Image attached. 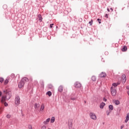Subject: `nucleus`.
Segmentation results:
<instances>
[{"label": "nucleus", "mask_w": 129, "mask_h": 129, "mask_svg": "<svg viewBox=\"0 0 129 129\" xmlns=\"http://www.w3.org/2000/svg\"><path fill=\"white\" fill-rule=\"evenodd\" d=\"M34 107L35 110H38L39 109V108L40 107V104L35 103L34 105Z\"/></svg>", "instance_id": "423d86ee"}, {"label": "nucleus", "mask_w": 129, "mask_h": 129, "mask_svg": "<svg viewBox=\"0 0 129 129\" xmlns=\"http://www.w3.org/2000/svg\"><path fill=\"white\" fill-rule=\"evenodd\" d=\"M50 118H47L46 119V120H45L43 122L44 124H48V123H49V122L50 121Z\"/></svg>", "instance_id": "f8f14e48"}, {"label": "nucleus", "mask_w": 129, "mask_h": 129, "mask_svg": "<svg viewBox=\"0 0 129 129\" xmlns=\"http://www.w3.org/2000/svg\"><path fill=\"white\" fill-rule=\"evenodd\" d=\"M105 17L107 18H107H108V15L106 14L105 16Z\"/></svg>", "instance_id": "58836bf2"}, {"label": "nucleus", "mask_w": 129, "mask_h": 129, "mask_svg": "<svg viewBox=\"0 0 129 129\" xmlns=\"http://www.w3.org/2000/svg\"><path fill=\"white\" fill-rule=\"evenodd\" d=\"M11 98V95H9L8 99H10Z\"/></svg>", "instance_id": "c03bdc74"}, {"label": "nucleus", "mask_w": 129, "mask_h": 129, "mask_svg": "<svg viewBox=\"0 0 129 129\" xmlns=\"http://www.w3.org/2000/svg\"><path fill=\"white\" fill-rule=\"evenodd\" d=\"M92 81H96V77L93 76L92 77Z\"/></svg>", "instance_id": "4be33fe9"}, {"label": "nucleus", "mask_w": 129, "mask_h": 129, "mask_svg": "<svg viewBox=\"0 0 129 129\" xmlns=\"http://www.w3.org/2000/svg\"><path fill=\"white\" fill-rule=\"evenodd\" d=\"M99 24H101V22L99 21Z\"/></svg>", "instance_id": "09e8293b"}, {"label": "nucleus", "mask_w": 129, "mask_h": 129, "mask_svg": "<svg viewBox=\"0 0 129 129\" xmlns=\"http://www.w3.org/2000/svg\"><path fill=\"white\" fill-rule=\"evenodd\" d=\"M28 129H33V126H32V125H28Z\"/></svg>", "instance_id": "c756f323"}, {"label": "nucleus", "mask_w": 129, "mask_h": 129, "mask_svg": "<svg viewBox=\"0 0 129 129\" xmlns=\"http://www.w3.org/2000/svg\"><path fill=\"white\" fill-rule=\"evenodd\" d=\"M93 23V20H91V21L89 22V23L90 24V26H92Z\"/></svg>", "instance_id": "7c9ffc66"}, {"label": "nucleus", "mask_w": 129, "mask_h": 129, "mask_svg": "<svg viewBox=\"0 0 129 129\" xmlns=\"http://www.w3.org/2000/svg\"><path fill=\"white\" fill-rule=\"evenodd\" d=\"M44 109H45V105L44 104H41L40 109V112H42V111H44Z\"/></svg>", "instance_id": "1a4fd4ad"}, {"label": "nucleus", "mask_w": 129, "mask_h": 129, "mask_svg": "<svg viewBox=\"0 0 129 129\" xmlns=\"http://www.w3.org/2000/svg\"><path fill=\"white\" fill-rule=\"evenodd\" d=\"M111 93L112 96H115V95H116V89L112 87L111 88Z\"/></svg>", "instance_id": "7ed1b4c3"}, {"label": "nucleus", "mask_w": 129, "mask_h": 129, "mask_svg": "<svg viewBox=\"0 0 129 129\" xmlns=\"http://www.w3.org/2000/svg\"><path fill=\"white\" fill-rule=\"evenodd\" d=\"M28 81H29V79L27 78H23L18 84L19 88H23V87H24V85H25V83H26V82H28Z\"/></svg>", "instance_id": "f257e3e1"}, {"label": "nucleus", "mask_w": 129, "mask_h": 129, "mask_svg": "<svg viewBox=\"0 0 129 129\" xmlns=\"http://www.w3.org/2000/svg\"><path fill=\"white\" fill-rule=\"evenodd\" d=\"M121 110V109H120V108H118L117 110V114H119V113H120V111Z\"/></svg>", "instance_id": "412c9836"}, {"label": "nucleus", "mask_w": 129, "mask_h": 129, "mask_svg": "<svg viewBox=\"0 0 129 129\" xmlns=\"http://www.w3.org/2000/svg\"><path fill=\"white\" fill-rule=\"evenodd\" d=\"M126 81V76L125 75H122V83H125Z\"/></svg>", "instance_id": "0eeeda50"}, {"label": "nucleus", "mask_w": 129, "mask_h": 129, "mask_svg": "<svg viewBox=\"0 0 129 129\" xmlns=\"http://www.w3.org/2000/svg\"><path fill=\"white\" fill-rule=\"evenodd\" d=\"M117 85H119V83H114L112 84V87H114V88H115V87H116V86H117Z\"/></svg>", "instance_id": "dca6fc26"}, {"label": "nucleus", "mask_w": 129, "mask_h": 129, "mask_svg": "<svg viewBox=\"0 0 129 129\" xmlns=\"http://www.w3.org/2000/svg\"><path fill=\"white\" fill-rule=\"evenodd\" d=\"M126 89H127L128 90H129V87H128V86H127V87H126Z\"/></svg>", "instance_id": "a19ab883"}, {"label": "nucleus", "mask_w": 129, "mask_h": 129, "mask_svg": "<svg viewBox=\"0 0 129 129\" xmlns=\"http://www.w3.org/2000/svg\"><path fill=\"white\" fill-rule=\"evenodd\" d=\"M55 121V117L53 116L51 117L50 119V122L53 123Z\"/></svg>", "instance_id": "6ab92c4d"}, {"label": "nucleus", "mask_w": 129, "mask_h": 129, "mask_svg": "<svg viewBox=\"0 0 129 129\" xmlns=\"http://www.w3.org/2000/svg\"><path fill=\"white\" fill-rule=\"evenodd\" d=\"M9 79H6L5 82H4V84L5 85H7L8 83H9Z\"/></svg>", "instance_id": "5701e85b"}, {"label": "nucleus", "mask_w": 129, "mask_h": 129, "mask_svg": "<svg viewBox=\"0 0 129 129\" xmlns=\"http://www.w3.org/2000/svg\"><path fill=\"white\" fill-rule=\"evenodd\" d=\"M4 105H5V106H8V103H7V102H5Z\"/></svg>", "instance_id": "c9c22d12"}, {"label": "nucleus", "mask_w": 129, "mask_h": 129, "mask_svg": "<svg viewBox=\"0 0 129 129\" xmlns=\"http://www.w3.org/2000/svg\"><path fill=\"white\" fill-rule=\"evenodd\" d=\"M59 92H63V86H60L58 87V89Z\"/></svg>", "instance_id": "ddd939ff"}, {"label": "nucleus", "mask_w": 129, "mask_h": 129, "mask_svg": "<svg viewBox=\"0 0 129 129\" xmlns=\"http://www.w3.org/2000/svg\"><path fill=\"white\" fill-rule=\"evenodd\" d=\"M109 109H110L111 110H113V106L112 105H110L109 106Z\"/></svg>", "instance_id": "393cba45"}, {"label": "nucleus", "mask_w": 129, "mask_h": 129, "mask_svg": "<svg viewBox=\"0 0 129 129\" xmlns=\"http://www.w3.org/2000/svg\"><path fill=\"white\" fill-rule=\"evenodd\" d=\"M38 17L39 19V22H42V21L43 20V18H42V16L41 15H38Z\"/></svg>", "instance_id": "aec40b11"}, {"label": "nucleus", "mask_w": 129, "mask_h": 129, "mask_svg": "<svg viewBox=\"0 0 129 129\" xmlns=\"http://www.w3.org/2000/svg\"><path fill=\"white\" fill-rule=\"evenodd\" d=\"M116 46H118V44H116Z\"/></svg>", "instance_id": "3c124183"}, {"label": "nucleus", "mask_w": 129, "mask_h": 129, "mask_svg": "<svg viewBox=\"0 0 129 129\" xmlns=\"http://www.w3.org/2000/svg\"><path fill=\"white\" fill-rule=\"evenodd\" d=\"M48 129H51V128H48Z\"/></svg>", "instance_id": "864d4df0"}, {"label": "nucleus", "mask_w": 129, "mask_h": 129, "mask_svg": "<svg viewBox=\"0 0 129 129\" xmlns=\"http://www.w3.org/2000/svg\"><path fill=\"white\" fill-rule=\"evenodd\" d=\"M105 105V103L102 102L100 105V108H101V109H103L104 107V106Z\"/></svg>", "instance_id": "2eb2a0df"}, {"label": "nucleus", "mask_w": 129, "mask_h": 129, "mask_svg": "<svg viewBox=\"0 0 129 129\" xmlns=\"http://www.w3.org/2000/svg\"><path fill=\"white\" fill-rule=\"evenodd\" d=\"M116 46H118V44H116Z\"/></svg>", "instance_id": "603ef678"}, {"label": "nucleus", "mask_w": 129, "mask_h": 129, "mask_svg": "<svg viewBox=\"0 0 129 129\" xmlns=\"http://www.w3.org/2000/svg\"><path fill=\"white\" fill-rule=\"evenodd\" d=\"M69 128H72V121H69Z\"/></svg>", "instance_id": "a211bd4d"}, {"label": "nucleus", "mask_w": 129, "mask_h": 129, "mask_svg": "<svg viewBox=\"0 0 129 129\" xmlns=\"http://www.w3.org/2000/svg\"><path fill=\"white\" fill-rule=\"evenodd\" d=\"M7 118H11V115L10 114L7 115Z\"/></svg>", "instance_id": "473e14b6"}, {"label": "nucleus", "mask_w": 129, "mask_h": 129, "mask_svg": "<svg viewBox=\"0 0 129 129\" xmlns=\"http://www.w3.org/2000/svg\"><path fill=\"white\" fill-rule=\"evenodd\" d=\"M53 26H54V24H50V28H53Z\"/></svg>", "instance_id": "72a5a7b5"}, {"label": "nucleus", "mask_w": 129, "mask_h": 129, "mask_svg": "<svg viewBox=\"0 0 129 129\" xmlns=\"http://www.w3.org/2000/svg\"><path fill=\"white\" fill-rule=\"evenodd\" d=\"M75 86L76 88H80L81 87L82 85L79 82H77L75 84Z\"/></svg>", "instance_id": "6e6552de"}, {"label": "nucleus", "mask_w": 129, "mask_h": 129, "mask_svg": "<svg viewBox=\"0 0 129 129\" xmlns=\"http://www.w3.org/2000/svg\"><path fill=\"white\" fill-rule=\"evenodd\" d=\"M0 96H2V92H0Z\"/></svg>", "instance_id": "a18cd8bd"}, {"label": "nucleus", "mask_w": 129, "mask_h": 129, "mask_svg": "<svg viewBox=\"0 0 129 129\" xmlns=\"http://www.w3.org/2000/svg\"><path fill=\"white\" fill-rule=\"evenodd\" d=\"M47 128V126L46 125H43L41 127V129H46Z\"/></svg>", "instance_id": "2f4dec72"}, {"label": "nucleus", "mask_w": 129, "mask_h": 129, "mask_svg": "<svg viewBox=\"0 0 129 129\" xmlns=\"http://www.w3.org/2000/svg\"><path fill=\"white\" fill-rule=\"evenodd\" d=\"M103 101L106 102L107 100L105 99V98H104L103 99Z\"/></svg>", "instance_id": "ea45409f"}, {"label": "nucleus", "mask_w": 129, "mask_h": 129, "mask_svg": "<svg viewBox=\"0 0 129 129\" xmlns=\"http://www.w3.org/2000/svg\"><path fill=\"white\" fill-rule=\"evenodd\" d=\"M110 10H111V12H113V9L112 8H110Z\"/></svg>", "instance_id": "79ce46f5"}, {"label": "nucleus", "mask_w": 129, "mask_h": 129, "mask_svg": "<svg viewBox=\"0 0 129 129\" xmlns=\"http://www.w3.org/2000/svg\"><path fill=\"white\" fill-rule=\"evenodd\" d=\"M89 115L91 119H93V120H96V119H97V116H96V114H95V113L93 112H90Z\"/></svg>", "instance_id": "f03ea898"}, {"label": "nucleus", "mask_w": 129, "mask_h": 129, "mask_svg": "<svg viewBox=\"0 0 129 129\" xmlns=\"http://www.w3.org/2000/svg\"><path fill=\"white\" fill-rule=\"evenodd\" d=\"M107 11L108 12H110L109 9L107 8Z\"/></svg>", "instance_id": "37998d69"}, {"label": "nucleus", "mask_w": 129, "mask_h": 129, "mask_svg": "<svg viewBox=\"0 0 129 129\" xmlns=\"http://www.w3.org/2000/svg\"><path fill=\"white\" fill-rule=\"evenodd\" d=\"M48 88H49L50 89L53 88V85L51 84L48 85Z\"/></svg>", "instance_id": "c85d7f7f"}, {"label": "nucleus", "mask_w": 129, "mask_h": 129, "mask_svg": "<svg viewBox=\"0 0 129 129\" xmlns=\"http://www.w3.org/2000/svg\"><path fill=\"white\" fill-rule=\"evenodd\" d=\"M85 103H86V101H85Z\"/></svg>", "instance_id": "8fccbe9b"}, {"label": "nucleus", "mask_w": 129, "mask_h": 129, "mask_svg": "<svg viewBox=\"0 0 129 129\" xmlns=\"http://www.w3.org/2000/svg\"><path fill=\"white\" fill-rule=\"evenodd\" d=\"M97 21H101V20H100V19H97Z\"/></svg>", "instance_id": "de8ad7c7"}, {"label": "nucleus", "mask_w": 129, "mask_h": 129, "mask_svg": "<svg viewBox=\"0 0 129 129\" xmlns=\"http://www.w3.org/2000/svg\"><path fill=\"white\" fill-rule=\"evenodd\" d=\"M0 110H1V111H3V109H2V108H1Z\"/></svg>", "instance_id": "49530a36"}, {"label": "nucleus", "mask_w": 129, "mask_h": 129, "mask_svg": "<svg viewBox=\"0 0 129 129\" xmlns=\"http://www.w3.org/2000/svg\"><path fill=\"white\" fill-rule=\"evenodd\" d=\"M44 84H45V83H44V81L41 82V87H42V88H44Z\"/></svg>", "instance_id": "a878e982"}, {"label": "nucleus", "mask_w": 129, "mask_h": 129, "mask_svg": "<svg viewBox=\"0 0 129 129\" xmlns=\"http://www.w3.org/2000/svg\"><path fill=\"white\" fill-rule=\"evenodd\" d=\"M71 100L74 101V100H76V98L74 97V98H71Z\"/></svg>", "instance_id": "f704fd0d"}, {"label": "nucleus", "mask_w": 129, "mask_h": 129, "mask_svg": "<svg viewBox=\"0 0 129 129\" xmlns=\"http://www.w3.org/2000/svg\"><path fill=\"white\" fill-rule=\"evenodd\" d=\"M113 102H114V103L116 105H118V104H119L120 102L119 101L117 100H113Z\"/></svg>", "instance_id": "9b49d317"}, {"label": "nucleus", "mask_w": 129, "mask_h": 129, "mask_svg": "<svg viewBox=\"0 0 129 129\" xmlns=\"http://www.w3.org/2000/svg\"><path fill=\"white\" fill-rule=\"evenodd\" d=\"M8 95H9V93H6V96H3L2 97L1 102L2 103H4L7 100V97H8Z\"/></svg>", "instance_id": "39448f33"}, {"label": "nucleus", "mask_w": 129, "mask_h": 129, "mask_svg": "<svg viewBox=\"0 0 129 129\" xmlns=\"http://www.w3.org/2000/svg\"><path fill=\"white\" fill-rule=\"evenodd\" d=\"M124 127V125H122L121 126H120V129H122Z\"/></svg>", "instance_id": "e433bc0d"}, {"label": "nucleus", "mask_w": 129, "mask_h": 129, "mask_svg": "<svg viewBox=\"0 0 129 129\" xmlns=\"http://www.w3.org/2000/svg\"><path fill=\"white\" fill-rule=\"evenodd\" d=\"M126 50H127V47H126V46H124L123 47V48H122V51L123 52H125V51H126Z\"/></svg>", "instance_id": "f3484780"}, {"label": "nucleus", "mask_w": 129, "mask_h": 129, "mask_svg": "<svg viewBox=\"0 0 129 129\" xmlns=\"http://www.w3.org/2000/svg\"><path fill=\"white\" fill-rule=\"evenodd\" d=\"M47 95H48V96H51V95H52V92H51V91H48L46 93Z\"/></svg>", "instance_id": "b1692460"}, {"label": "nucleus", "mask_w": 129, "mask_h": 129, "mask_svg": "<svg viewBox=\"0 0 129 129\" xmlns=\"http://www.w3.org/2000/svg\"><path fill=\"white\" fill-rule=\"evenodd\" d=\"M128 120H129V113H127L125 117V122L126 123L127 122V121H128Z\"/></svg>", "instance_id": "4468645a"}, {"label": "nucleus", "mask_w": 129, "mask_h": 129, "mask_svg": "<svg viewBox=\"0 0 129 129\" xmlns=\"http://www.w3.org/2000/svg\"><path fill=\"white\" fill-rule=\"evenodd\" d=\"M106 113H107V115H109V114L110 113V112L107 111Z\"/></svg>", "instance_id": "4c0bfd02"}, {"label": "nucleus", "mask_w": 129, "mask_h": 129, "mask_svg": "<svg viewBox=\"0 0 129 129\" xmlns=\"http://www.w3.org/2000/svg\"><path fill=\"white\" fill-rule=\"evenodd\" d=\"M11 77H12V78H15L16 77V75H15L14 74H12L11 75Z\"/></svg>", "instance_id": "bb28decb"}, {"label": "nucleus", "mask_w": 129, "mask_h": 129, "mask_svg": "<svg viewBox=\"0 0 129 129\" xmlns=\"http://www.w3.org/2000/svg\"><path fill=\"white\" fill-rule=\"evenodd\" d=\"M106 76V74L105 73L102 72L101 74H100L99 77L101 78H104Z\"/></svg>", "instance_id": "9d476101"}, {"label": "nucleus", "mask_w": 129, "mask_h": 129, "mask_svg": "<svg viewBox=\"0 0 129 129\" xmlns=\"http://www.w3.org/2000/svg\"><path fill=\"white\" fill-rule=\"evenodd\" d=\"M4 78H0V82H1V83H3V82H4Z\"/></svg>", "instance_id": "cd10ccee"}, {"label": "nucleus", "mask_w": 129, "mask_h": 129, "mask_svg": "<svg viewBox=\"0 0 129 129\" xmlns=\"http://www.w3.org/2000/svg\"><path fill=\"white\" fill-rule=\"evenodd\" d=\"M15 103L16 105H19L20 104V97L19 96H16Z\"/></svg>", "instance_id": "20e7f679"}]
</instances>
